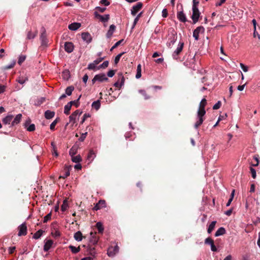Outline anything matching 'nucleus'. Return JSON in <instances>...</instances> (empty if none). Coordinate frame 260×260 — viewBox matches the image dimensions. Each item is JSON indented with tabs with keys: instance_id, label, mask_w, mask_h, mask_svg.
Listing matches in <instances>:
<instances>
[{
	"instance_id": "13d9d810",
	"label": "nucleus",
	"mask_w": 260,
	"mask_h": 260,
	"mask_svg": "<svg viewBox=\"0 0 260 260\" xmlns=\"http://www.w3.org/2000/svg\"><path fill=\"white\" fill-rule=\"evenodd\" d=\"M51 213H49L47 215H46L44 218V222H47L49 220L51 219Z\"/></svg>"
},
{
	"instance_id": "a878e982",
	"label": "nucleus",
	"mask_w": 260,
	"mask_h": 260,
	"mask_svg": "<svg viewBox=\"0 0 260 260\" xmlns=\"http://www.w3.org/2000/svg\"><path fill=\"white\" fill-rule=\"evenodd\" d=\"M55 115V113L50 110H47L45 112V117L47 119H50L53 118Z\"/></svg>"
},
{
	"instance_id": "e2e57ef3",
	"label": "nucleus",
	"mask_w": 260,
	"mask_h": 260,
	"mask_svg": "<svg viewBox=\"0 0 260 260\" xmlns=\"http://www.w3.org/2000/svg\"><path fill=\"white\" fill-rule=\"evenodd\" d=\"M95 9L101 13H103L106 10V8L105 7H96Z\"/></svg>"
},
{
	"instance_id": "2f4dec72",
	"label": "nucleus",
	"mask_w": 260,
	"mask_h": 260,
	"mask_svg": "<svg viewBox=\"0 0 260 260\" xmlns=\"http://www.w3.org/2000/svg\"><path fill=\"white\" fill-rule=\"evenodd\" d=\"M216 223V221H213L211 222V223L209 224L208 229H207V232L208 234H210L214 229L215 225Z\"/></svg>"
},
{
	"instance_id": "e433bc0d",
	"label": "nucleus",
	"mask_w": 260,
	"mask_h": 260,
	"mask_svg": "<svg viewBox=\"0 0 260 260\" xmlns=\"http://www.w3.org/2000/svg\"><path fill=\"white\" fill-rule=\"evenodd\" d=\"M141 77V66L140 64H138L137 69V74L136 78L139 79Z\"/></svg>"
},
{
	"instance_id": "37998d69",
	"label": "nucleus",
	"mask_w": 260,
	"mask_h": 260,
	"mask_svg": "<svg viewBox=\"0 0 260 260\" xmlns=\"http://www.w3.org/2000/svg\"><path fill=\"white\" fill-rule=\"evenodd\" d=\"M139 92L144 96L145 100H148L150 98V96L147 94L146 91L144 90L140 89L139 90Z\"/></svg>"
},
{
	"instance_id": "b1692460",
	"label": "nucleus",
	"mask_w": 260,
	"mask_h": 260,
	"mask_svg": "<svg viewBox=\"0 0 260 260\" xmlns=\"http://www.w3.org/2000/svg\"><path fill=\"white\" fill-rule=\"evenodd\" d=\"M96 155L94 151L92 150H90L88 155L87 156V159L90 161L91 162L95 157Z\"/></svg>"
},
{
	"instance_id": "f03ea898",
	"label": "nucleus",
	"mask_w": 260,
	"mask_h": 260,
	"mask_svg": "<svg viewBox=\"0 0 260 260\" xmlns=\"http://www.w3.org/2000/svg\"><path fill=\"white\" fill-rule=\"evenodd\" d=\"M192 14L191 16V19L193 21V23L194 24L196 23L198 20L200 15V13L199 12L198 8L196 7V6L192 7Z\"/></svg>"
},
{
	"instance_id": "dca6fc26",
	"label": "nucleus",
	"mask_w": 260,
	"mask_h": 260,
	"mask_svg": "<svg viewBox=\"0 0 260 260\" xmlns=\"http://www.w3.org/2000/svg\"><path fill=\"white\" fill-rule=\"evenodd\" d=\"M53 241L52 240H48L45 241L43 249L45 251H48L52 247Z\"/></svg>"
},
{
	"instance_id": "20e7f679",
	"label": "nucleus",
	"mask_w": 260,
	"mask_h": 260,
	"mask_svg": "<svg viewBox=\"0 0 260 260\" xmlns=\"http://www.w3.org/2000/svg\"><path fill=\"white\" fill-rule=\"evenodd\" d=\"M119 251V247L116 245L114 247L110 246L107 250V254L110 257H113Z\"/></svg>"
},
{
	"instance_id": "7ed1b4c3",
	"label": "nucleus",
	"mask_w": 260,
	"mask_h": 260,
	"mask_svg": "<svg viewBox=\"0 0 260 260\" xmlns=\"http://www.w3.org/2000/svg\"><path fill=\"white\" fill-rule=\"evenodd\" d=\"M183 46L184 43L183 42H179L176 49L172 54V56L174 59H177L178 58V55L182 51Z\"/></svg>"
},
{
	"instance_id": "bb28decb",
	"label": "nucleus",
	"mask_w": 260,
	"mask_h": 260,
	"mask_svg": "<svg viewBox=\"0 0 260 260\" xmlns=\"http://www.w3.org/2000/svg\"><path fill=\"white\" fill-rule=\"evenodd\" d=\"M13 118V116L12 115H8L3 118V122L5 124H10Z\"/></svg>"
},
{
	"instance_id": "052dcab7",
	"label": "nucleus",
	"mask_w": 260,
	"mask_h": 260,
	"mask_svg": "<svg viewBox=\"0 0 260 260\" xmlns=\"http://www.w3.org/2000/svg\"><path fill=\"white\" fill-rule=\"evenodd\" d=\"M240 67L241 68V69L243 70V71L245 72H246L248 71V67L245 66L243 63H240Z\"/></svg>"
},
{
	"instance_id": "5701e85b",
	"label": "nucleus",
	"mask_w": 260,
	"mask_h": 260,
	"mask_svg": "<svg viewBox=\"0 0 260 260\" xmlns=\"http://www.w3.org/2000/svg\"><path fill=\"white\" fill-rule=\"evenodd\" d=\"M72 106V103L69 102L66 105H65L64 107V113L66 115H69L70 114V111L71 109V107Z\"/></svg>"
},
{
	"instance_id": "ddd939ff",
	"label": "nucleus",
	"mask_w": 260,
	"mask_h": 260,
	"mask_svg": "<svg viewBox=\"0 0 260 260\" xmlns=\"http://www.w3.org/2000/svg\"><path fill=\"white\" fill-rule=\"evenodd\" d=\"M94 15L96 18H99L100 21L103 22H107L109 19V15L108 14L101 15L99 14L97 12H95Z\"/></svg>"
},
{
	"instance_id": "aec40b11",
	"label": "nucleus",
	"mask_w": 260,
	"mask_h": 260,
	"mask_svg": "<svg viewBox=\"0 0 260 260\" xmlns=\"http://www.w3.org/2000/svg\"><path fill=\"white\" fill-rule=\"evenodd\" d=\"M21 118H22L21 114H17L14 118V120L12 121L11 125L14 126V125L18 124L20 122Z\"/></svg>"
},
{
	"instance_id": "a19ab883",
	"label": "nucleus",
	"mask_w": 260,
	"mask_h": 260,
	"mask_svg": "<svg viewBox=\"0 0 260 260\" xmlns=\"http://www.w3.org/2000/svg\"><path fill=\"white\" fill-rule=\"evenodd\" d=\"M72 160L76 163H78L81 161V157L80 155L72 156Z\"/></svg>"
},
{
	"instance_id": "f8f14e48",
	"label": "nucleus",
	"mask_w": 260,
	"mask_h": 260,
	"mask_svg": "<svg viewBox=\"0 0 260 260\" xmlns=\"http://www.w3.org/2000/svg\"><path fill=\"white\" fill-rule=\"evenodd\" d=\"M30 119L26 120L24 123V127L28 132H34L35 130V125L34 124H30Z\"/></svg>"
},
{
	"instance_id": "6e6d98bb",
	"label": "nucleus",
	"mask_w": 260,
	"mask_h": 260,
	"mask_svg": "<svg viewBox=\"0 0 260 260\" xmlns=\"http://www.w3.org/2000/svg\"><path fill=\"white\" fill-rule=\"evenodd\" d=\"M252 22L253 25L254 27V32H253V36L254 37H256V21L255 19H253L252 20Z\"/></svg>"
},
{
	"instance_id": "7c9ffc66",
	"label": "nucleus",
	"mask_w": 260,
	"mask_h": 260,
	"mask_svg": "<svg viewBox=\"0 0 260 260\" xmlns=\"http://www.w3.org/2000/svg\"><path fill=\"white\" fill-rule=\"evenodd\" d=\"M37 34H38L37 31H36L34 32H31V31H29L27 32L26 38L28 40L33 39L37 36Z\"/></svg>"
},
{
	"instance_id": "c9c22d12",
	"label": "nucleus",
	"mask_w": 260,
	"mask_h": 260,
	"mask_svg": "<svg viewBox=\"0 0 260 260\" xmlns=\"http://www.w3.org/2000/svg\"><path fill=\"white\" fill-rule=\"evenodd\" d=\"M208 75H206L202 78V82L204 83L205 85L209 86L211 84V81H208Z\"/></svg>"
},
{
	"instance_id": "49530a36",
	"label": "nucleus",
	"mask_w": 260,
	"mask_h": 260,
	"mask_svg": "<svg viewBox=\"0 0 260 260\" xmlns=\"http://www.w3.org/2000/svg\"><path fill=\"white\" fill-rule=\"evenodd\" d=\"M26 59V56L24 55H21L19 56L18 60V63L19 65H21L22 62L24 61V60Z\"/></svg>"
},
{
	"instance_id": "6ab92c4d",
	"label": "nucleus",
	"mask_w": 260,
	"mask_h": 260,
	"mask_svg": "<svg viewBox=\"0 0 260 260\" xmlns=\"http://www.w3.org/2000/svg\"><path fill=\"white\" fill-rule=\"evenodd\" d=\"M81 26V24L78 22H74L70 24L68 28L71 30H76Z\"/></svg>"
},
{
	"instance_id": "0eeeda50",
	"label": "nucleus",
	"mask_w": 260,
	"mask_h": 260,
	"mask_svg": "<svg viewBox=\"0 0 260 260\" xmlns=\"http://www.w3.org/2000/svg\"><path fill=\"white\" fill-rule=\"evenodd\" d=\"M108 80V78L106 77V75L104 73H102L96 75L92 79V82L94 83L95 81H98L102 82Z\"/></svg>"
},
{
	"instance_id": "de8ad7c7",
	"label": "nucleus",
	"mask_w": 260,
	"mask_h": 260,
	"mask_svg": "<svg viewBox=\"0 0 260 260\" xmlns=\"http://www.w3.org/2000/svg\"><path fill=\"white\" fill-rule=\"evenodd\" d=\"M108 64H109V61L107 60L103 62V63L102 64H100L99 66L98 69L99 70L100 69H105L108 66Z\"/></svg>"
},
{
	"instance_id": "4be33fe9",
	"label": "nucleus",
	"mask_w": 260,
	"mask_h": 260,
	"mask_svg": "<svg viewBox=\"0 0 260 260\" xmlns=\"http://www.w3.org/2000/svg\"><path fill=\"white\" fill-rule=\"evenodd\" d=\"M115 26L114 24H112L110 26L109 29L107 33V37L108 38H110L113 35L115 29Z\"/></svg>"
},
{
	"instance_id": "cd10ccee",
	"label": "nucleus",
	"mask_w": 260,
	"mask_h": 260,
	"mask_svg": "<svg viewBox=\"0 0 260 260\" xmlns=\"http://www.w3.org/2000/svg\"><path fill=\"white\" fill-rule=\"evenodd\" d=\"M225 233V230L224 228L221 227L219 228L215 234V237L222 236Z\"/></svg>"
},
{
	"instance_id": "58836bf2",
	"label": "nucleus",
	"mask_w": 260,
	"mask_h": 260,
	"mask_svg": "<svg viewBox=\"0 0 260 260\" xmlns=\"http://www.w3.org/2000/svg\"><path fill=\"white\" fill-rule=\"evenodd\" d=\"M74 88L73 86H69L65 90V94L68 95H71L73 91L74 90Z\"/></svg>"
},
{
	"instance_id": "f257e3e1",
	"label": "nucleus",
	"mask_w": 260,
	"mask_h": 260,
	"mask_svg": "<svg viewBox=\"0 0 260 260\" xmlns=\"http://www.w3.org/2000/svg\"><path fill=\"white\" fill-rule=\"evenodd\" d=\"M206 104L207 101L206 99H203L200 102L199 109L197 112V121L194 125V127L196 129H198V127L202 124L205 119L204 116L206 114V112L205 108Z\"/></svg>"
},
{
	"instance_id": "c03bdc74",
	"label": "nucleus",
	"mask_w": 260,
	"mask_h": 260,
	"mask_svg": "<svg viewBox=\"0 0 260 260\" xmlns=\"http://www.w3.org/2000/svg\"><path fill=\"white\" fill-rule=\"evenodd\" d=\"M51 146L52 148V154L54 155L55 156H57L58 155V153L57 152V148L54 142H51Z\"/></svg>"
},
{
	"instance_id": "412c9836",
	"label": "nucleus",
	"mask_w": 260,
	"mask_h": 260,
	"mask_svg": "<svg viewBox=\"0 0 260 260\" xmlns=\"http://www.w3.org/2000/svg\"><path fill=\"white\" fill-rule=\"evenodd\" d=\"M177 18L181 22H185L186 21V18L185 14L182 12L180 11L177 13Z\"/></svg>"
},
{
	"instance_id": "864d4df0",
	"label": "nucleus",
	"mask_w": 260,
	"mask_h": 260,
	"mask_svg": "<svg viewBox=\"0 0 260 260\" xmlns=\"http://www.w3.org/2000/svg\"><path fill=\"white\" fill-rule=\"evenodd\" d=\"M250 172H251V173L252 177L253 179H255L256 178V173L255 170L254 169H253V168L250 167Z\"/></svg>"
},
{
	"instance_id": "4d7b16f0",
	"label": "nucleus",
	"mask_w": 260,
	"mask_h": 260,
	"mask_svg": "<svg viewBox=\"0 0 260 260\" xmlns=\"http://www.w3.org/2000/svg\"><path fill=\"white\" fill-rule=\"evenodd\" d=\"M205 243L206 244H209L211 245L214 243V241L210 238H207L205 239Z\"/></svg>"
},
{
	"instance_id": "8fccbe9b",
	"label": "nucleus",
	"mask_w": 260,
	"mask_h": 260,
	"mask_svg": "<svg viewBox=\"0 0 260 260\" xmlns=\"http://www.w3.org/2000/svg\"><path fill=\"white\" fill-rule=\"evenodd\" d=\"M124 53V52H122V53H120V54H118V55L115 57V59H114V62H115V64H117V63L119 62V60H120V59L121 57L122 56V55Z\"/></svg>"
},
{
	"instance_id": "5fc2aeb1",
	"label": "nucleus",
	"mask_w": 260,
	"mask_h": 260,
	"mask_svg": "<svg viewBox=\"0 0 260 260\" xmlns=\"http://www.w3.org/2000/svg\"><path fill=\"white\" fill-rule=\"evenodd\" d=\"M221 105V103L220 101H218L213 107V109L217 110L218 109Z\"/></svg>"
},
{
	"instance_id": "423d86ee",
	"label": "nucleus",
	"mask_w": 260,
	"mask_h": 260,
	"mask_svg": "<svg viewBox=\"0 0 260 260\" xmlns=\"http://www.w3.org/2000/svg\"><path fill=\"white\" fill-rule=\"evenodd\" d=\"M40 39L42 46H46L47 45L48 40L46 37V30L44 27H42L41 29V34Z\"/></svg>"
},
{
	"instance_id": "0e129e2a",
	"label": "nucleus",
	"mask_w": 260,
	"mask_h": 260,
	"mask_svg": "<svg viewBox=\"0 0 260 260\" xmlns=\"http://www.w3.org/2000/svg\"><path fill=\"white\" fill-rule=\"evenodd\" d=\"M162 16L164 18H166L168 16V11L167 9H164L162 11Z\"/></svg>"
},
{
	"instance_id": "f3484780",
	"label": "nucleus",
	"mask_w": 260,
	"mask_h": 260,
	"mask_svg": "<svg viewBox=\"0 0 260 260\" xmlns=\"http://www.w3.org/2000/svg\"><path fill=\"white\" fill-rule=\"evenodd\" d=\"M176 40L177 37L174 35H172L169 38L168 41L167 43L168 47L171 48L174 44V43L176 41Z\"/></svg>"
},
{
	"instance_id": "6e6552de",
	"label": "nucleus",
	"mask_w": 260,
	"mask_h": 260,
	"mask_svg": "<svg viewBox=\"0 0 260 260\" xmlns=\"http://www.w3.org/2000/svg\"><path fill=\"white\" fill-rule=\"evenodd\" d=\"M143 4L141 2L138 3L136 5L133 6L131 9V14L135 16L137 13L142 8Z\"/></svg>"
},
{
	"instance_id": "4468645a",
	"label": "nucleus",
	"mask_w": 260,
	"mask_h": 260,
	"mask_svg": "<svg viewBox=\"0 0 260 260\" xmlns=\"http://www.w3.org/2000/svg\"><path fill=\"white\" fill-rule=\"evenodd\" d=\"M81 37L83 40L88 44L90 43L92 40V37L89 32H86L82 33Z\"/></svg>"
},
{
	"instance_id": "9b49d317",
	"label": "nucleus",
	"mask_w": 260,
	"mask_h": 260,
	"mask_svg": "<svg viewBox=\"0 0 260 260\" xmlns=\"http://www.w3.org/2000/svg\"><path fill=\"white\" fill-rule=\"evenodd\" d=\"M99 240V237L96 236V233H90V238L89 240L90 244L93 245H96Z\"/></svg>"
},
{
	"instance_id": "ea45409f",
	"label": "nucleus",
	"mask_w": 260,
	"mask_h": 260,
	"mask_svg": "<svg viewBox=\"0 0 260 260\" xmlns=\"http://www.w3.org/2000/svg\"><path fill=\"white\" fill-rule=\"evenodd\" d=\"M51 234L54 238L59 237L61 235L60 232L57 229H54L51 232Z\"/></svg>"
},
{
	"instance_id": "338daca9",
	"label": "nucleus",
	"mask_w": 260,
	"mask_h": 260,
	"mask_svg": "<svg viewBox=\"0 0 260 260\" xmlns=\"http://www.w3.org/2000/svg\"><path fill=\"white\" fill-rule=\"evenodd\" d=\"M114 74L115 71L114 70H110L107 73V75L109 77H112Z\"/></svg>"
},
{
	"instance_id": "4c0bfd02",
	"label": "nucleus",
	"mask_w": 260,
	"mask_h": 260,
	"mask_svg": "<svg viewBox=\"0 0 260 260\" xmlns=\"http://www.w3.org/2000/svg\"><path fill=\"white\" fill-rule=\"evenodd\" d=\"M27 80H28V78H27V77H19L17 79V81L20 84H24Z\"/></svg>"
},
{
	"instance_id": "f704fd0d",
	"label": "nucleus",
	"mask_w": 260,
	"mask_h": 260,
	"mask_svg": "<svg viewBox=\"0 0 260 260\" xmlns=\"http://www.w3.org/2000/svg\"><path fill=\"white\" fill-rule=\"evenodd\" d=\"M96 227L98 230L99 233L102 234L104 231V227L103 224L101 222H98L96 224Z\"/></svg>"
},
{
	"instance_id": "774afa93",
	"label": "nucleus",
	"mask_w": 260,
	"mask_h": 260,
	"mask_svg": "<svg viewBox=\"0 0 260 260\" xmlns=\"http://www.w3.org/2000/svg\"><path fill=\"white\" fill-rule=\"evenodd\" d=\"M89 116H89V114H87V113L84 114L83 116V117H82V121H81V123H83L85 121L86 118L89 117Z\"/></svg>"
},
{
	"instance_id": "c85d7f7f",
	"label": "nucleus",
	"mask_w": 260,
	"mask_h": 260,
	"mask_svg": "<svg viewBox=\"0 0 260 260\" xmlns=\"http://www.w3.org/2000/svg\"><path fill=\"white\" fill-rule=\"evenodd\" d=\"M69 208L68 199H66L63 200V203L61 206V210L62 212L66 211Z\"/></svg>"
},
{
	"instance_id": "3c124183",
	"label": "nucleus",
	"mask_w": 260,
	"mask_h": 260,
	"mask_svg": "<svg viewBox=\"0 0 260 260\" xmlns=\"http://www.w3.org/2000/svg\"><path fill=\"white\" fill-rule=\"evenodd\" d=\"M15 63H16V61L13 60V62L11 64H10L9 65H7V66H6L4 67V69L5 70H8V69H12V68H13L14 67Z\"/></svg>"
},
{
	"instance_id": "c756f323",
	"label": "nucleus",
	"mask_w": 260,
	"mask_h": 260,
	"mask_svg": "<svg viewBox=\"0 0 260 260\" xmlns=\"http://www.w3.org/2000/svg\"><path fill=\"white\" fill-rule=\"evenodd\" d=\"M91 106L93 109H94L96 110H98L101 107L100 100H98L96 101L93 102L91 105Z\"/></svg>"
},
{
	"instance_id": "79ce46f5",
	"label": "nucleus",
	"mask_w": 260,
	"mask_h": 260,
	"mask_svg": "<svg viewBox=\"0 0 260 260\" xmlns=\"http://www.w3.org/2000/svg\"><path fill=\"white\" fill-rule=\"evenodd\" d=\"M96 66L93 62L89 63L88 65L87 69L89 70H97L98 69V67H96Z\"/></svg>"
},
{
	"instance_id": "a18cd8bd",
	"label": "nucleus",
	"mask_w": 260,
	"mask_h": 260,
	"mask_svg": "<svg viewBox=\"0 0 260 260\" xmlns=\"http://www.w3.org/2000/svg\"><path fill=\"white\" fill-rule=\"evenodd\" d=\"M142 14V12H140L137 16L134 19V22H133V26H132V28H134L135 26V25H136V24L137 23L139 18H140V17L141 16Z\"/></svg>"
},
{
	"instance_id": "680f3d73",
	"label": "nucleus",
	"mask_w": 260,
	"mask_h": 260,
	"mask_svg": "<svg viewBox=\"0 0 260 260\" xmlns=\"http://www.w3.org/2000/svg\"><path fill=\"white\" fill-rule=\"evenodd\" d=\"M104 59V57H100L99 58H97L96 59L94 60L93 62L96 64L98 65L100 62H101L103 59Z\"/></svg>"
},
{
	"instance_id": "473e14b6",
	"label": "nucleus",
	"mask_w": 260,
	"mask_h": 260,
	"mask_svg": "<svg viewBox=\"0 0 260 260\" xmlns=\"http://www.w3.org/2000/svg\"><path fill=\"white\" fill-rule=\"evenodd\" d=\"M69 249L71 250L73 253L76 254L80 251V247L79 246L76 247L75 246L70 245L69 246Z\"/></svg>"
},
{
	"instance_id": "bf43d9fd",
	"label": "nucleus",
	"mask_w": 260,
	"mask_h": 260,
	"mask_svg": "<svg viewBox=\"0 0 260 260\" xmlns=\"http://www.w3.org/2000/svg\"><path fill=\"white\" fill-rule=\"evenodd\" d=\"M100 3L105 6H108L110 5V2L108 0H101Z\"/></svg>"
},
{
	"instance_id": "72a5a7b5",
	"label": "nucleus",
	"mask_w": 260,
	"mask_h": 260,
	"mask_svg": "<svg viewBox=\"0 0 260 260\" xmlns=\"http://www.w3.org/2000/svg\"><path fill=\"white\" fill-rule=\"evenodd\" d=\"M43 232L44 231L42 230H39L34 234L33 238L35 239H39L42 236Z\"/></svg>"
},
{
	"instance_id": "a211bd4d",
	"label": "nucleus",
	"mask_w": 260,
	"mask_h": 260,
	"mask_svg": "<svg viewBox=\"0 0 260 260\" xmlns=\"http://www.w3.org/2000/svg\"><path fill=\"white\" fill-rule=\"evenodd\" d=\"M124 78L123 76H120V79L114 83V86L117 88H120L124 84Z\"/></svg>"
},
{
	"instance_id": "1a4fd4ad",
	"label": "nucleus",
	"mask_w": 260,
	"mask_h": 260,
	"mask_svg": "<svg viewBox=\"0 0 260 260\" xmlns=\"http://www.w3.org/2000/svg\"><path fill=\"white\" fill-rule=\"evenodd\" d=\"M82 113L79 110H77L75 112H74L70 116L69 120L70 122H72L73 123H75L76 122V119L78 116H79Z\"/></svg>"
},
{
	"instance_id": "393cba45",
	"label": "nucleus",
	"mask_w": 260,
	"mask_h": 260,
	"mask_svg": "<svg viewBox=\"0 0 260 260\" xmlns=\"http://www.w3.org/2000/svg\"><path fill=\"white\" fill-rule=\"evenodd\" d=\"M74 238L76 241L78 242L82 241L83 239L82 233L80 231L77 232L74 234Z\"/></svg>"
},
{
	"instance_id": "39448f33",
	"label": "nucleus",
	"mask_w": 260,
	"mask_h": 260,
	"mask_svg": "<svg viewBox=\"0 0 260 260\" xmlns=\"http://www.w3.org/2000/svg\"><path fill=\"white\" fill-rule=\"evenodd\" d=\"M205 31V28L203 26H200L197 27L193 32V37L195 40L198 41L199 39L200 34L204 33Z\"/></svg>"
},
{
	"instance_id": "69168bd1",
	"label": "nucleus",
	"mask_w": 260,
	"mask_h": 260,
	"mask_svg": "<svg viewBox=\"0 0 260 260\" xmlns=\"http://www.w3.org/2000/svg\"><path fill=\"white\" fill-rule=\"evenodd\" d=\"M70 171H66L65 173L62 175V176H60L59 177V178H62L63 179L67 178V177H68L69 175H70Z\"/></svg>"
},
{
	"instance_id": "9d476101",
	"label": "nucleus",
	"mask_w": 260,
	"mask_h": 260,
	"mask_svg": "<svg viewBox=\"0 0 260 260\" xmlns=\"http://www.w3.org/2000/svg\"><path fill=\"white\" fill-rule=\"evenodd\" d=\"M18 230V235L19 236H25L27 234V227L24 223L19 226Z\"/></svg>"
},
{
	"instance_id": "603ef678",
	"label": "nucleus",
	"mask_w": 260,
	"mask_h": 260,
	"mask_svg": "<svg viewBox=\"0 0 260 260\" xmlns=\"http://www.w3.org/2000/svg\"><path fill=\"white\" fill-rule=\"evenodd\" d=\"M123 41V39H121L118 42H117L111 48V51L113 50L114 49L117 47Z\"/></svg>"
},
{
	"instance_id": "09e8293b",
	"label": "nucleus",
	"mask_w": 260,
	"mask_h": 260,
	"mask_svg": "<svg viewBox=\"0 0 260 260\" xmlns=\"http://www.w3.org/2000/svg\"><path fill=\"white\" fill-rule=\"evenodd\" d=\"M57 119H56L55 120H54L50 124V128L51 131H54L55 129V126L56 125L57 123Z\"/></svg>"
},
{
	"instance_id": "2eb2a0df",
	"label": "nucleus",
	"mask_w": 260,
	"mask_h": 260,
	"mask_svg": "<svg viewBox=\"0 0 260 260\" xmlns=\"http://www.w3.org/2000/svg\"><path fill=\"white\" fill-rule=\"evenodd\" d=\"M74 45L72 42H66L64 44V50L68 53H71L74 50Z\"/></svg>"
}]
</instances>
